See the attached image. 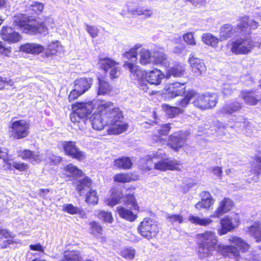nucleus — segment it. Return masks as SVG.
I'll use <instances>...</instances> for the list:
<instances>
[{"instance_id": "338daca9", "label": "nucleus", "mask_w": 261, "mask_h": 261, "mask_svg": "<svg viewBox=\"0 0 261 261\" xmlns=\"http://www.w3.org/2000/svg\"><path fill=\"white\" fill-rule=\"evenodd\" d=\"M121 198L119 195L107 199L106 202L107 205L110 206H114L119 203Z\"/></svg>"}, {"instance_id": "5fc2aeb1", "label": "nucleus", "mask_w": 261, "mask_h": 261, "mask_svg": "<svg viewBox=\"0 0 261 261\" xmlns=\"http://www.w3.org/2000/svg\"><path fill=\"white\" fill-rule=\"evenodd\" d=\"M138 233L140 234L142 237L147 239H151L155 237L157 234V231L155 229H136Z\"/></svg>"}, {"instance_id": "4be33fe9", "label": "nucleus", "mask_w": 261, "mask_h": 261, "mask_svg": "<svg viewBox=\"0 0 261 261\" xmlns=\"http://www.w3.org/2000/svg\"><path fill=\"white\" fill-rule=\"evenodd\" d=\"M139 176L133 172L119 173L113 176L114 182L119 184L129 183L138 180Z\"/></svg>"}, {"instance_id": "412c9836", "label": "nucleus", "mask_w": 261, "mask_h": 261, "mask_svg": "<svg viewBox=\"0 0 261 261\" xmlns=\"http://www.w3.org/2000/svg\"><path fill=\"white\" fill-rule=\"evenodd\" d=\"M16 243L17 242L14 237L12 236L6 229H1V231H0V248L14 247V244Z\"/></svg>"}, {"instance_id": "9b49d317", "label": "nucleus", "mask_w": 261, "mask_h": 261, "mask_svg": "<svg viewBox=\"0 0 261 261\" xmlns=\"http://www.w3.org/2000/svg\"><path fill=\"white\" fill-rule=\"evenodd\" d=\"M182 163L181 161L176 159L171 160L169 158H165L155 162V170L161 171H179Z\"/></svg>"}, {"instance_id": "603ef678", "label": "nucleus", "mask_w": 261, "mask_h": 261, "mask_svg": "<svg viewBox=\"0 0 261 261\" xmlns=\"http://www.w3.org/2000/svg\"><path fill=\"white\" fill-rule=\"evenodd\" d=\"M182 38L187 45L194 46L196 45V40L194 37V32H187L182 35Z\"/></svg>"}, {"instance_id": "cd10ccee", "label": "nucleus", "mask_w": 261, "mask_h": 261, "mask_svg": "<svg viewBox=\"0 0 261 261\" xmlns=\"http://www.w3.org/2000/svg\"><path fill=\"white\" fill-rule=\"evenodd\" d=\"M98 80V95H106L109 94L112 91V87L110 84L106 80V77L102 75L97 77Z\"/></svg>"}, {"instance_id": "a18cd8bd", "label": "nucleus", "mask_w": 261, "mask_h": 261, "mask_svg": "<svg viewBox=\"0 0 261 261\" xmlns=\"http://www.w3.org/2000/svg\"><path fill=\"white\" fill-rule=\"evenodd\" d=\"M82 257L80 252L77 250H72L65 252L64 258L62 261H82Z\"/></svg>"}, {"instance_id": "c85d7f7f", "label": "nucleus", "mask_w": 261, "mask_h": 261, "mask_svg": "<svg viewBox=\"0 0 261 261\" xmlns=\"http://www.w3.org/2000/svg\"><path fill=\"white\" fill-rule=\"evenodd\" d=\"M62 211L70 215H76L79 216V217L82 219H85L87 218L86 212L82 209L77 206H74L71 203L65 204L62 206Z\"/></svg>"}, {"instance_id": "a878e982", "label": "nucleus", "mask_w": 261, "mask_h": 261, "mask_svg": "<svg viewBox=\"0 0 261 261\" xmlns=\"http://www.w3.org/2000/svg\"><path fill=\"white\" fill-rule=\"evenodd\" d=\"M220 224L221 228H236L240 224V220L238 217L226 215L220 219Z\"/></svg>"}, {"instance_id": "aec40b11", "label": "nucleus", "mask_w": 261, "mask_h": 261, "mask_svg": "<svg viewBox=\"0 0 261 261\" xmlns=\"http://www.w3.org/2000/svg\"><path fill=\"white\" fill-rule=\"evenodd\" d=\"M44 49L45 48L43 45L33 43H24L19 46L20 51L27 54L34 55H38L42 53Z\"/></svg>"}, {"instance_id": "1a4fd4ad", "label": "nucleus", "mask_w": 261, "mask_h": 261, "mask_svg": "<svg viewBox=\"0 0 261 261\" xmlns=\"http://www.w3.org/2000/svg\"><path fill=\"white\" fill-rule=\"evenodd\" d=\"M62 146L65 154L72 159L82 162L86 158V153L77 146L75 141H64Z\"/></svg>"}, {"instance_id": "4c0bfd02", "label": "nucleus", "mask_w": 261, "mask_h": 261, "mask_svg": "<svg viewBox=\"0 0 261 261\" xmlns=\"http://www.w3.org/2000/svg\"><path fill=\"white\" fill-rule=\"evenodd\" d=\"M242 108V104L239 101H235L225 105L222 109V112L224 114H232L239 111Z\"/></svg>"}, {"instance_id": "a19ab883", "label": "nucleus", "mask_w": 261, "mask_h": 261, "mask_svg": "<svg viewBox=\"0 0 261 261\" xmlns=\"http://www.w3.org/2000/svg\"><path fill=\"white\" fill-rule=\"evenodd\" d=\"M124 203L126 205H131L134 211H140V206L137 202L134 193L125 194L124 197Z\"/></svg>"}, {"instance_id": "6e6d98bb", "label": "nucleus", "mask_w": 261, "mask_h": 261, "mask_svg": "<svg viewBox=\"0 0 261 261\" xmlns=\"http://www.w3.org/2000/svg\"><path fill=\"white\" fill-rule=\"evenodd\" d=\"M85 26L86 31L92 38H95L98 36L99 30L97 27L88 24H85Z\"/></svg>"}, {"instance_id": "39448f33", "label": "nucleus", "mask_w": 261, "mask_h": 261, "mask_svg": "<svg viewBox=\"0 0 261 261\" xmlns=\"http://www.w3.org/2000/svg\"><path fill=\"white\" fill-rule=\"evenodd\" d=\"M114 103L102 100L98 105L97 112L93 115L91 124L93 129L97 130H102L105 126L109 124V117L111 107Z\"/></svg>"}, {"instance_id": "680f3d73", "label": "nucleus", "mask_w": 261, "mask_h": 261, "mask_svg": "<svg viewBox=\"0 0 261 261\" xmlns=\"http://www.w3.org/2000/svg\"><path fill=\"white\" fill-rule=\"evenodd\" d=\"M11 53V47H7L5 44L0 40V55L6 57H9Z\"/></svg>"}, {"instance_id": "58836bf2", "label": "nucleus", "mask_w": 261, "mask_h": 261, "mask_svg": "<svg viewBox=\"0 0 261 261\" xmlns=\"http://www.w3.org/2000/svg\"><path fill=\"white\" fill-rule=\"evenodd\" d=\"M100 68L105 71V72L109 71L115 66L119 65L118 62L110 58H104L100 59L99 60Z\"/></svg>"}, {"instance_id": "c756f323", "label": "nucleus", "mask_w": 261, "mask_h": 261, "mask_svg": "<svg viewBox=\"0 0 261 261\" xmlns=\"http://www.w3.org/2000/svg\"><path fill=\"white\" fill-rule=\"evenodd\" d=\"M114 166L118 169H130L133 166V163L130 159L128 156H121L114 160Z\"/></svg>"}, {"instance_id": "473e14b6", "label": "nucleus", "mask_w": 261, "mask_h": 261, "mask_svg": "<svg viewBox=\"0 0 261 261\" xmlns=\"http://www.w3.org/2000/svg\"><path fill=\"white\" fill-rule=\"evenodd\" d=\"M117 211L119 216L121 218L129 222L135 221L138 217L137 215L134 214L132 211L126 209L123 206H120L117 207Z\"/></svg>"}, {"instance_id": "c03bdc74", "label": "nucleus", "mask_w": 261, "mask_h": 261, "mask_svg": "<svg viewBox=\"0 0 261 261\" xmlns=\"http://www.w3.org/2000/svg\"><path fill=\"white\" fill-rule=\"evenodd\" d=\"M188 220L192 224L200 226H207L213 222L210 218H200L192 215L189 216Z\"/></svg>"}, {"instance_id": "13d9d810", "label": "nucleus", "mask_w": 261, "mask_h": 261, "mask_svg": "<svg viewBox=\"0 0 261 261\" xmlns=\"http://www.w3.org/2000/svg\"><path fill=\"white\" fill-rule=\"evenodd\" d=\"M12 166L15 169L20 172L27 171L29 168V166L27 163L20 162H13Z\"/></svg>"}, {"instance_id": "f3484780", "label": "nucleus", "mask_w": 261, "mask_h": 261, "mask_svg": "<svg viewBox=\"0 0 261 261\" xmlns=\"http://www.w3.org/2000/svg\"><path fill=\"white\" fill-rule=\"evenodd\" d=\"M71 108L84 119H86L93 110L91 103L85 102H76L72 105Z\"/></svg>"}, {"instance_id": "3c124183", "label": "nucleus", "mask_w": 261, "mask_h": 261, "mask_svg": "<svg viewBox=\"0 0 261 261\" xmlns=\"http://www.w3.org/2000/svg\"><path fill=\"white\" fill-rule=\"evenodd\" d=\"M140 169L144 172L150 171L154 169H155V162L153 161V158H150L146 159L140 165Z\"/></svg>"}, {"instance_id": "79ce46f5", "label": "nucleus", "mask_w": 261, "mask_h": 261, "mask_svg": "<svg viewBox=\"0 0 261 261\" xmlns=\"http://www.w3.org/2000/svg\"><path fill=\"white\" fill-rule=\"evenodd\" d=\"M61 45L58 41H53L47 45L45 55L47 57L56 55L61 51Z\"/></svg>"}, {"instance_id": "bf43d9fd", "label": "nucleus", "mask_w": 261, "mask_h": 261, "mask_svg": "<svg viewBox=\"0 0 261 261\" xmlns=\"http://www.w3.org/2000/svg\"><path fill=\"white\" fill-rule=\"evenodd\" d=\"M14 85V82L12 79L0 76V90H4L6 85L12 87Z\"/></svg>"}, {"instance_id": "c9c22d12", "label": "nucleus", "mask_w": 261, "mask_h": 261, "mask_svg": "<svg viewBox=\"0 0 261 261\" xmlns=\"http://www.w3.org/2000/svg\"><path fill=\"white\" fill-rule=\"evenodd\" d=\"M92 184V179L87 176H84L83 178L77 180L75 183L76 191L80 195L82 194L86 188H89Z\"/></svg>"}, {"instance_id": "423d86ee", "label": "nucleus", "mask_w": 261, "mask_h": 261, "mask_svg": "<svg viewBox=\"0 0 261 261\" xmlns=\"http://www.w3.org/2000/svg\"><path fill=\"white\" fill-rule=\"evenodd\" d=\"M238 21L236 27V32L245 37L250 36L252 32L256 30L259 26L258 22L251 19L248 15H246L240 17Z\"/></svg>"}, {"instance_id": "7c9ffc66", "label": "nucleus", "mask_w": 261, "mask_h": 261, "mask_svg": "<svg viewBox=\"0 0 261 261\" xmlns=\"http://www.w3.org/2000/svg\"><path fill=\"white\" fill-rule=\"evenodd\" d=\"M153 62L155 65H169V61L167 55L163 51L155 50L153 52Z\"/></svg>"}, {"instance_id": "37998d69", "label": "nucleus", "mask_w": 261, "mask_h": 261, "mask_svg": "<svg viewBox=\"0 0 261 261\" xmlns=\"http://www.w3.org/2000/svg\"><path fill=\"white\" fill-rule=\"evenodd\" d=\"M228 240L231 243L237 245L243 252L247 251L249 248V245L240 238L236 236H231L229 237Z\"/></svg>"}, {"instance_id": "09e8293b", "label": "nucleus", "mask_w": 261, "mask_h": 261, "mask_svg": "<svg viewBox=\"0 0 261 261\" xmlns=\"http://www.w3.org/2000/svg\"><path fill=\"white\" fill-rule=\"evenodd\" d=\"M95 216L99 219L106 223H112L114 221V218L111 212L100 210L96 212Z\"/></svg>"}, {"instance_id": "f8f14e48", "label": "nucleus", "mask_w": 261, "mask_h": 261, "mask_svg": "<svg viewBox=\"0 0 261 261\" xmlns=\"http://www.w3.org/2000/svg\"><path fill=\"white\" fill-rule=\"evenodd\" d=\"M185 84L176 82L166 85L164 88L166 94L170 98L185 95L187 92Z\"/></svg>"}, {"instance_id": "9d476101", "label": "nucleus", "mask_w": 261, "mask_h": 261, "mask_svg": "<svg viewBox=\"0 0 261 261\" xmlns=\"http://www.w3.org/2000/svg\"><path fill=\"white\" fill-rule=\"evenodd\" d=\"M187 135L181 132H176L169 135L167 145L175 152H178L187 145Z\"/></svg>"}, {"instance_id": "69168bd1", "label": "nucleus", "mask_w": 261, "mask_h": 261, "mask_svg": "<svg viewBox=\"0 0 261 261\" xmlns=\"http://www.w3.org/2000/svg\"><path fill=\"white\" fill-rule=\"evenodd\" d=\"M70 118L71 121L74 124L79 123L84 118L81 117V115L74 110L70 113Z\"/></svg>"}, {"instance_id": "20e7f679", "label": "nucleus", "mask_w": 261, "mask_h": 261, "mask_svg": "<svg viewBox=\"0 0 261 261\" xmlns=\"http://www.w3.org/2000/svg\"><path fill=\"white\" fill-rule=\"evenodd\" d=\"M107 130L109 135H118L126 132L129 127L128 123L123 121L122 111L117 107H111Z\"/></svg>"}, {"instance_id": "f257e3e1", "label": "nucleus", "mask_w": 261, "mask_h": 261, "mask_svg": "<svg viewBox=\"0 0 261 261\" xmlns=\"http://www.w3.org/2000/svg\"><path fill=\"white\" fill-rule=\"evenodd\" d=\"M44 8L43 3L38 1L33 2L27 10L30 15L21 13L16 14L13 17V25L26 34L46 35L48 32V26L53 23V19L49 16H45L41 21H39L34 17L42 14Z\"/></svg>"}, {"instance_id": "a211bd4d", "label": "nucleus", "mask_w": 261, "mask_h": 261, "mask_svg": "<svg viewBox=\"0 0 261 261\" xmlns=\"http://www.w3.org/2000/svg\"><path fill=\"white\" fill-rule=\"evenodd\" d=\"M64 177L71 179L73 178H79L84 176L83 171L72 163L67 164L63 168Z\"/></svg>"}, {"instance_id": "ddd939ff", "label": "nucleus", "mask_w": 261, "mask_h": 261, "mask_svg": "<svg viewBox=\"0 0 261 261\" xmlns=\"http://www.w3.org/2000/svg\"><path fill=\"white\" fill-rule=\"evenodd\" d=\"M0 36L2 40L9 43H16L20 41L22 37L14 28L8 26H3L0 31Z\"/></svg>"}, {"instance_id": "8fccbe9b", "label": "nucleus", "mask_w": 261, "mask_h": 261, "mask_svg": "<svg viewBox=\"0 0 261 261\" xmlns=\"http://www.w3.org/2000/svg\"><path fill=\"white\" fill-rule=\"evenodd\" d=\"M136 253L135 249L132 247L127 246L121 249L119 254L126 259L132 260L135 258Z\"/></svg>"}, {"instance_id": "393cba45", "label": "nucleus", "mask_w": 261, "mask_h": 261, "mask_svg": "<svg viewBox=\"0 0 261 261\" xmlns=\"http://www.w3.org/2000/svg\"><path fill=\"white\" fill-rule=\"evenodd\" d=\"M18 156L23 160L29 161L32 164L40 163L41 161L39 153H35V151L28 149L20 151Z\"/></svg>"}, {"instance_id": "2f4dec72", "label": "nucleus", "mask_w": 261, "mask_h": 261, "mask_svg": "<svg viewBox=\"0 0 261 261\" xmlns=\"http://www.w3.org/2000/svg\"><path fill=\"white\" fill-rule=\"evenodd\" d=\"M185 72V67L181 64H177L168 69L166 72V78L168 79L171 76L180 77L184 75Z\"/></svg>"}, {"instance_id": "e433bc0d", "label": "nucleus", "mask_w": 261, "mask_h": 261, "mask_svg": "<svg viewBox=\"0 0 261 261\" xmlns=\"http://www.w3.org/2000/svg\"><path fill=\"white\" fill-rule=\"evenodd\" d=\"M201 40L204 44L208 46L216 47L220 40V38L212 34L206 33L203 34L201 36Z\"/></svg>"}, {"instance_id": "6e6552de", "label": "nucleus", "mask_w": 261, "mask_h": 261, "mask_svg": "<svg viewBox=\"0 0 261 261\" xmlns=\"http://www.w3.org/2000/svg\"><path fill=\"white\" fill-rule=\"evenodd\" d=\"M9 127L11 136L16 140L25 138L30 133V124L28 121L24 119L11 122Z\"/></svg>"}, {"instance_id": "774afa93", "label": "nucleus", "mask_w": 261, "mask_h": 261, "mask_svg": "<svg viewBox=\"0 0 261 261\" xmlns=\"http://www.w3.org/2000/svg\"><path fill=\"white\" fill-rule=\"evenodd\" d=\"M109 74L111 79H117L120 74V70L116 66L109 71Z\"/></svg>"}, {"instance_id": "864d4df0", "label": "nucleus", "mask_w": 261, "mask_h": 261, "mask_svg": "<svg viewBox=\"0 0 261 261\" xmlns=\"http://www.w3.org/2000/svg\"><path fill=\"white\" fill-rule=\"evenodd\" d=\"M254 160L257 164L251 167L250 172L252 174L258 176L261 174V157L255 156Z\"/></svg>"}, {"instance_id": "0e129e2a", "label": "nucleus", "mask_w": 261, "mask_h": 261, "mask_svg": "<svg viewBox=\"0 0 261 261\" xmlns=\"http://www.w3.org/2000/svg\"><path fill=\"white\" fill-rule=\"evenodd\" d=\"M82 94H83V93L81 91L78 90L77 88L74 87V89L71 91L68 95V100L69 101H73Z\"/></svg>"}, {"instance_id": "dca6fc26", "label": "nucleus", "mask_w": 261, "mask_h": 261, "mask_svg": "<svg viewBox=\"0 0 261 261\" xmlns=\"http://www.w3.org/2000/svg\"><path fill=\"white\" fill-rule=\"evenodd\" d=\"M201 199L195 205L196 209L210 210L213 207L215 200L208 191H203L200 194Z\"/></svg>"}, {"instance_id": "f03ea898", "label": "nucleus", "mask_w": 261, "mask_h": 261, "mask_svg": "<svg viewBox=\"0 0 261 261\" xmlns=\"http://www.w3.org/2000/svg\"><path fill=\"white\" fill-rule=\"evenodd\" d=\"M218 96L215 93H200L191 89L187 91L184 97L177 101V105L182 108H186L192 100L191 103L195 108L204 111L214 108L218 103Z\"/></svg>"}, {"instance_id": "2eb2a0df", "label": "nucleus", "mask_w": 261, "mask_h": 261, "mask_svg": "<svg viewBox=\"0 0 261 261\" xmlns=\"http://www.w3.org/2000/svg\"><path fill=\"white\" fill-rule=\"evenodd\" d=\"M234 206L233 201L230 198L225 197L221 200L211 218H219L220 216L231 211Z\"/></svg>"}, {"instance_id": "4d7b16f0", "label": "nucleus", "mask_w": 261, "mask_h": 261, "mask_svg": "<svg viewBox=\"0 0 261 261\" xmlns=\"http://www.w3.org/2000/svg\"><path fill=\"white\" fill-rule=\"evenodd\" d=\"M166 219L171 223L177 222L179 224H181L184 222L183 217L180 214L168 215Z\"/></svg>"}, {"instance_id": "ea45409f", "label": "nucleus", "mask_w": 261, "mask_h": 261, "mask_svg": "<svg viewBox=\"0 0 261 261\" xmlns=\"http://www.w3.org/2000/svg\"><path fill=\"white\" fill-rule=\"evenodd\" d=\"M177 106L178 107H172L168 104L164 103L162 105V108L170 118H173L183 112L182 108L179 107L177 105Z\"/></svg>"}, {"instance_id": "4468645a", "label": "nucleus", "mask_w": 261, "mask_h": 261, "mask_svg": "<svg viewBox=\"0 0 261 261\" xmlns=\"http://www.w3.org/2000/svg\"><path fill=\"white\" fill-rule=\"evenodd\" d=\"M240 97L248 106H254L261 102V94L253 89L242 90Z\"/></svg>"}, {"instance_id": "f704fd0d", "label": "nucleus", "mask_w": 261, "mask_h": 261, "mask_svg": "<svg viewBox=\"0 0 261 261\" xmlns=\"http://www.w3.org/2000/svg\"><path fill=\"white\" fill-rule=\"evenodd\" d=\"M139 63L142 66H147L152 62L153 55L150 50L145 48H142L139 51Z\"/></svg>"}, {"instance_id": "6ab92c4d", "label": "nucleus", "mask_w": 261, "mask_h": 261, "mask_svg": "<svg viewBox=\"0 0 261 261\" xmlns=\"http://www.w3.org/2000/svg\"><path fill=\"white\" fill-rule=\"evenodd\" d=\"M188 61L192 71L197 75H200L206 71V66L201 59L196 58L193 55H191Z\"/></svg>"}, {"instance_id": "5701e85b", "label": "nucleus", "mask_w": 261, "mask_h": 261, "mask_svg": "<svg viewBox=\"0 0 261 261\" xmlns=\"http://www.w3.org/2000/svg\"><path fill=\"white\" fill-rule=\"evenodd\" d=\"M93 83V80L91 77H81L75 80L74 87L84 94L91 88Z\"/></svg>"}, {"instance_id": "72a5a7b5", "label": "nucleus", "mask_w": 261, "mask_h": 261, "mask_svg": "<svg viewBox=\"0 0 261 261\" xmlns=\"http://www.w3.org/2000/svg\"><path fill=\"white\" fill-rule=\"evenodd\" d=\"M234 34L233 27L229 23L222 25L220 30L219 38L220 41H225L230 38Z\"/></svg>"}, {"instance_id": "b1692460", "label": "nucleus", "mask_w": 261, "mask_h": 261, "mask_svg": "<svg viewBox=\"0 0 261 261\" xmlns=\"http://www.w3.org/2000/svg\"><path fill=\"white\" fill-rule=\"evenodd\" d=\"M127 12L132 16H143L144 19L150 17L153 14L152 10L150 9L140 6L137 8L128 6Z\"/></svg>"}, {"instance_id": "49530a36", "label": "nucleus", "mask_w": 261, "mask_h": 261, "mask_svg": "<svg viewBox=\"0 0 261 261\" xmlns=\"http://www.w3.org/2000/svg\"><path fill=\"white\" fill-rule=\"evenodd\" d=\"M142 46V45L141 44H135L128 51H125L122 54V57L128 60H131L133 58H135L136 60L138 56V49L141 48Z\"/></svg>"}, {"instance_id": "e2e57ef3", "label": "nucleus", "mask_w": 261, "mask_h": 261, "mask_svg": "<svg viewBox=\"0 0 261 261\" xmlns=\"http://www.w3.org/2000/svg\"><path fill=\"white\" fill-rule=\"evenodd\" d=\"M153 224V221L150 218L144 219L138 226V228H150Z\"/></svg>"}, {"instance_id": "de8ad7c7", "label": "nucleus", "mask_w": 261, "mask_h": 261, "mask_svg": "<svg viewBox=\"0 0 261 261\" xmlns=\"http://www.w3.org/2000/svg\"><path fill=\"white\" fill-rule=\"evenodd\" d=\"M99 200V197L96 190L90 189L86 195L85 201L89 204L95 205Z\"/></svg>"}, {"instance_id": "bb28decb", "label": "nucleus", "mask_w": 261, "mask_h": 261, "mask_svg": "<svg viewBox=\"0 0 261 261\" xmlns=\"http://www.w3.org/2000/svg\"><path fill=\"white\" fill-rule=\"evenodd\" d=\"M171 129V123H168L161 126L160 129L157 130L152 136V139L156 142L165 141L163 137L167 136Z\"/></svg>"}, {"instance_id": "0eeeda50", "label": "nucleus", "mask_w": 261, "mask_h": 261, "mask_svg": "<svg viewBox=\"0 0 261 261\" xmlns=\"http://www.w3.org/2000/svg\"><path fill=\"white\" fill-rule=\"evenodd\" d=\"M230 51L235 55H247L255 47V43L251 38H241L230 43Z\"/></svg>"}, {"instance_id": "052dcab7", "label": "nucleus", "mask_w": 261, "mask_h": 261, "mask_svg": "<svg viewBox=\"0 0 261 261\" xmlns=\"http://www.w3.org/2000/svg\"><path fill=\"white\" fill-rule=\"evenodd\" d=\"M62 161V158L52 154L47 159V164L48 166H57Z\"/></svg>"}, {"instance_id": "7ed1b4c3", "label": "nucleus", "mask_w": 261, "mask_h": 261, "mask_svg": "<svg viewBox=\"0 0 261 261\" xmlns=\"http://www.w3.org/2000/svg\"><path fill=\"white\" fill-rule=\"evenodd\" d=\"M123 66L127 67L130 73L136 76V81L138 87L146 92L149 89L148 84L150 85H160L165 77L164 73L158 68L154 67L152 69H135V64L128 61H125Z\"/></svg>"}]
</instances>
